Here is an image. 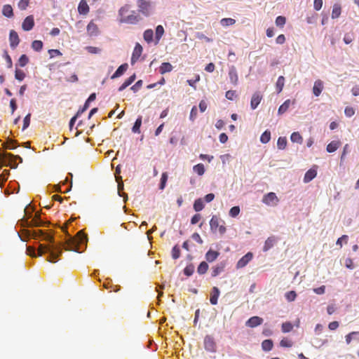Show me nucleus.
Masks as SVG:
<instances>
[{
	"label": "nucleus",
	"mask_w": 359,
	"mask_h": 359,
	"mask_svg": "<svg viewBox=\"0 0 359 359\" xmlns=\"http://www.w3.org/2000/svg\"><path fill=\"white\" fill-rule=\"evenodd\" d=\"M22 234L26 238H40L50 243L49 245L40 244L36 254L37 256H41L44 253L48 252L50 256L46 259L48 262H56L57 257L62 255V248L60 245L55 244L54 237L51 232L48 233L41 229L34 231L24 229Z\"/></svg>",
	"instance_id": "obj_1"
},
{
	"label": "nucleus",
	"mask_w": 359,
	"mask_h": 359,
	"mask_svg": "<svg viewBox=\"0 0 359 359\" xmlns=\"http://www.w3.org/2000/svg\"><path fill=\"white\" fill-rule=\"evenodd\" d=\"M130 6L128 4H126L119 9L118 15L121 23L136 24L140 20V16L135 11H132L131 14L127 15L130 11Z\"/></svg>",
	"instance_id": "obj_2"
},
{
	"label": "nucleus",
	"mask_w": 359,
	"mask_h": 359,
	"mask_svg": "<svg viewBox=\"0 0 359 359\" xmlns=\"http://www.w3.org/2000/svg\"><path fill=\"white\" fill-rule=\"evenodd\" d=\"M0 159L4 161H8V164L6 165L13 168H15L17 167V164L14 162V160L18 159L20 160V162L22 161V159L20 156H14L12 154L6 152H0Z\"/></svg>",
	"instance_id": "obj_3"
},
{
	"label": "nucleus",
	"mask_w": 359,
	"mask_h": 359,
	"mask_svg": "<svg viewBox=\"0 0 359 359\" xmlns=\"http://www.w3.org/2000/svg\"><path fill=\"white\" fill-rule=\"evenodd\" d=\"M219 218L217 215H213L210 221V229L212 231L215 232L218 229L220 234L223 235L226 229L224 224H219Z\"/></svg>",
	"instance_id": "obj_4"
},
{
	"label": "nucleus",
	"mask_w": 359,
	"mask_h": 359,
	"mask_svg": "<svg viewBox=\"0 0 359 359\" xmlns=\"http://www.w3.org/2000/svg\"><path fill=\"white\" fill-rule=\"evenodd\" d=\"M77 239H78V243H81V244H83L85 242L87 241L88 240V238H87V235H86L85 233H83L82 231H80L77 233ZM76 241H75L74 238H72L71 240H69L68 241V243H67V245H68L67 247H65V249L66 250H72L73 249V247L71 246L72 244L74 245V243H76Z\"/></svg>",
	"instance_id": "obj_5"
},
{
	"label": "nucleus",
	"mask_w": 359,
	"mask_h": 359,
	"mask_svg": "<svg viewBox=\"0 0 359 359\" xmlns=\"http://www.w3.org/2000/svg\"><path fill=\"white\" fill-rule=\"evenodd\" d=\"M262 202L267 205H276L279 202V199L273 192H269L264 195L262 198Z\"/></svg>",
	"instance_id": "obj_6"
},
{
	"label": "nucleus",
	"mask_w": 359,
	"mask_h": 359,
	"mask_svg": "<svg viewBox=\"0 0 359 359\" xmlns=\"http://www.w3.org/2000/svg\"><path fill=\"white\" fill-rule=\"evenodd\" d=\"M137 5L138 7L139 12H140L146 16L149 15V9L151 6V4L149 1L146 0H137Z\"/></svg>",
	"instance_id": "obj_7"
},
{
	"label": "nucleus",
	"mask_w": 359,
	"mask_h": 359,
	"mask_svg": "<svg viewBox=\"0 0 359 359\" xmlns=\"http://www.w3.org/2000/svg\"><path fill=\"white\" fill-rule=\"evenodd\" d=\"M253 258V254L250 252L243 256L237 262L236 268L242 269L245 267Z\"/></svg>",
	"instance_id": "obj_8"
},
{
	"label": "nucleus",
	"mask_w": 359,
	"mask_h": 359,
	"mask_svg": "<svg viewBox=\"0 0 359 359\" xmlns=\"http://www.w3.org/2000/svg\"><path fill=\"white\" fill-rule=\"evenodd\" d=\"M204 347L206 351L215 352L216 350V344L212 337L207 335L204 339Z\"/></svg>",
	"instance_id": "obj_9"
},
{
	"label": "nucleus",
	"mask_w": 359,
	"mask_h": 359,
	"mask_svg": "<svg viewBox=\"0 0 359 359\" xmlns=\"http://www.w3.org/2000/svg\"><path fill=\"white\" fill-rule=\"evenodd\" d=\"M142 50H143L142 46L140 43H137L134 48V50H133V52L132 54V57H131V64L132 65L135 63L139 60L140 57L141 56V55L142 53Z\"/></svg>",
	"instance_id": "obj_10"
},
{
	"label": "nucleus",
	"mask_w": 359,
	"mask_h": 359,
	"mask_svg": "<svg viewBox=\"0 0 359 359\" xmlns=\"http://www.w3.org/2000/svg\"><path fill=\"white\" fill-rule=\"evenodd\" d=\"M9 41H10V46L13 49L15 48L18 46V44L20 43V39H19L18 33L15 31L11 30L10 32Z\"/></svg>",
	"instance_id": "obj_11"
},
{
	"label": "nucleus",
	"mask_w": 359,
	"mask_h": 359,
	"mask_svg": "<svg viewBox=\"0 0 359 359\" xmlns=\"http://www.w3.org/2000/svg\"><path fill=\"white\" fill-rule=\"evenodd\" d=\"M34 26V20L32 15L27 16L22 24V28L25 31L31 30Z\"/></svg>",
	"instance_id": "obj_12"
},
{
	"label": "nucleus",
	"mask_w": 359,
	"mask_h": 359,
	"mask_svg": "<svg viewBox=\"0 0 359 359\" xmlns=\"http://www.w3.org/2000/svg\"><path fill=\"white\" fill-rule=\"evenodd\" d=\"M262 100V95L259 92L255 93L251 98L250 107L252 109H255Z\"/></svg>",
	"instance_id": "obj_13"
},
{
	"label": "nucleus",
	"mask_w": 359,
	"mask_h": 359,
	"mask_svg": "<svg viewBox=\"0 0 359 359\" xmlns=\"http://www.w3.org/2000/svg\"><path fill=\"white\" fill-rule=\"evenodd\" d=\"M263 323V319L259 316H253L249 318L245 325L249 327H255Z\"/></svg>",
	"instance_id": "obj_14"
},
{
	"label": "nucleus",
	"mask_w": 359,
	"mask_h": 359,
	"mask_svg": "<svg viewBox=\"0 0 359 359\" xmlns=\"http://www.w3.org/2000/svg\"><path fill=\"white\" fill-rule=\"evenodd\" d=\"M229 77L230 79V82L232 84H233L234 86H236L238 84V76L236 68L234 66H231L229 68Z\"/></svg>",
	"instance_id": "obj_15"
},
{
	"label": "nucleus",
	"mask_w": 359,
	"mask_h": 359,
	"mask_svg": "<svg viewBox=\"0 0 359 359\" xmlns=\"http://www.w3.org/2000/svg\"><path fill=\"white\" fill-rule=\"evenodd\" d=\"M87 32L90 36L98 35L99 28L93 21H90L87 25Z\"/></svg>",
	"instance_id": "obj_16"
},
{
	"label": "nucleus",
	"mask_w": 359,
	"mask_h": 359,
	"mask_svg": "<svg viewBox=\"0 0 359 359\" xmlns=\"http://www.w3.org/2000/svg\"><path fill=\"white\" fill-rule=\"evenodd\" d=\"M20 225L24 227V229L21 231V234H20L19 233H18V236L20 238V239L23 241H26V238L23 236L22 234V231L24 229H26L25 228L26 227H32V222L31 221H29L28 220V218H25L23 217L21 220H20Z\"/></svg>",
	"instance_id": "obj_17"
},
{
	"label": "nucleus",
	"mask_w": 359,
	"mask_h": 359,
	"mask_svg": "<svg viewBox=\"0 0 359 359\" xmlns=\"http://www.w3.org/2000/svg\"><path fill=\"white\" fill-rule=\"evenodd\" d=\"M89 6L86 0H81L78 6V11L81 15H86L89 12Z\"/></svg>",
	"instance_id": "obj_18"
},
{
	"label": "nucleus",
	"mask_w": 359,
	"mask_h": 359,
	"mask_svg": "<svg viewBox=\"0 0 359 359\" xmlns=\"http://www.w3.org/2000/svg\"><path fill=\"white\" fill-rule=\"evenodd\" d=\"M225 268V263L220 262L212 268V276L216 277L220 273H222Z\"/></svg>",
	"instance_id": "obj_19"
},
{
	"label": "nucleus",
	"mask_w": 359,
	"mask_h": 359,
	"mask_svg": "<svg viewBox=\"0 0 359 359\" xmlns=\"http://www.w3.org/2000/svg\"><path fill=\"white\" fill-rule=\"evenodd\" d=\"M341 146V142L339 140H334L330 142L326 147V150L329 153L334 152Z\"/></svg>",
	"instance_id": "obj_20"
},
{
	"label": "nucleus",
	"mask_w": 359,
	"mask_h": 359,
	"mask_svg": "<svg viewBox=\"0 0 359 359\" xmlns=\"http://www.w3.org/2000/svg\"><path fill=\"white\" fill-rule=\"evenodd\" d=\"M316 175H317V171L316 169H313V168L309 169L305 173V175L304 177V182L305 183H308V182H311L313 179H314L316 177Z\"/></svg>",
	"instance_id": "obj_21"
},
{
	"label": "nucleus",
	"mask_w": 359,
	"mask_h": 359,
	"mask_svg": "<svg viewBox=\"0 0 359 359\" xmlns=\"http://www.w3.org/2000/svg\"><path fill=\"white\" fill-rule=\"evenodd\" d=\"M219 253L217 251L209 250L205 254V259L208 262H212L217 259Z\"/></svg>",
	"instance_id": "obj_22"
},
{
	"label": "nucleus",
	"mask_w": 359,
	"mask_h": 359,
	"mask_svg": "<svg viewBox=\"0 0 359 359\" xmlns=\"http://www.w3.org/2000/svg\"><path fill=\"white\" fill-rule=\"evenodd\" d=\"M219 296V290L217 287H213L210 298V302L211 304L216 305L217 304V299Z\"/></svg>",
	"instance_id": "obj_23"
},
{
	"label": "nucleus",
	"mask_w": 359,
	"mask_h": 359,
	"mask_svg": "<svg viewBox=\"0 0 359 359\" xmlns=\"http://www.w3.org/2000/svg\"><path fill=\"white\" fill-rule=\"evenodd\" d=\"M295 100H293L292 104H294ZM292 102L290 100H286L278 108V114L279 115L284 114L289 109Z\"/></svg>",
	"instance_id": "obj_24"
},
{
	"label": "nucleus",
	"mask_w": 359,
	"mask_h": 359,
	"mask_svg": "<svg viewBox=\"0 0 359 359\" xmlns=\"http://www.w3.org/2000/svg\"><path fill=\"white\" fill-rule=\"evenodd\" d=\"M128 65L127 63L123 64L118 67L114 74L111 76V79L118 78L121 76L128 69Z\"/></svg>",
	"instance_id": "obj_25"
},
{
	"label": "nucleus",
	"mask_w": 359,
	"mask_h": 359,
	"mask_svg": "<svg viewBox=\"0 0 359 359\" xmlns=\"http://www.w3.org/2000/svg\"><path fill=\"white\" fill-rule=\"evenodd\" d=\"M276 242V238L275 236L269 237L265 241L264 245L263 247V251L266 252L270 250L274 245Z\"/></svg>",
	"instance_id": "obj_26"
},
{
	"label": "nucleus",
	"mask_w": 359,
	"mask_h": 359,
	"mask_svg": "<svg viewBox=\"0 0 359 359\" xmlns=\"http://www.w3.org/2000/svg\"><path fill=\"white\" fill-rule=\"evenodd\" d=\"M323 89V84L320 80L315 81L313 88V93L316 96H319Z\"/></svg>",
	"instance_id": "obj_27"
},
{
	"label": "nucleus",
	"mask_w": 359,
	"mask_h": 359,
	"mask_svg": "<svg viewBox=\"0 0 359 359\" xmlns=\"http://www.w3.org/2000/svg\"><path fill=\"white\" fill-rule=\"evenodd\" d=\"M136 79L135 74H133L132 76H130L129 78H128L123 83L122 85L118 88L119 91H122L124 89H126L128 86H129L130 84H132L134 81Z\"/></svg>",
	"instance_id": "obj_28"
},
{
	"label": "nucleus",
	"mask_w": 359,
	"mask_h": 359,
	"mask_svg": "<svg viewBox=\"0 0 359 359\" xmlns=\"http://www.w3.org/2000/svg\"><path fill=\"white\" fill-rule=\"evenodd\" d=\"M172 69L173 67L170 63L163 62L159 67V72L161 74H164L167 72H170Z\"/></svg>",
	"instance_id": "obj_29"
},
{
	"label": "nucleus",
	"mask_w": 359,
	"mask_h": 359,
	"mask_svg": "<svg viewBox=\"0 0 359 359\" xmlns=\"http://www.w3.org/2000/svg\"><path fill=\"white\" fill-rule=\"evenodd\" d=\"M2 13L7 18H11L13 16V8L11 5L6 4L3 6Z\"/></svg>",
	"instance_id": "obj_30"
},
{
	"label": "nucleus",
	"mask_w": 359,
	"mask_h": 359,
	"mask_svg": "<svg viewBox=\"0 0 359 359\" xmlns=\"http://www.w3.org/2000/svg\"><path fill=\"white\" fill-rule=\"evenodd\" d=\"M103 287L107 290H110V292L113 290L114 292H117L120 290L119 286L114 285L109 280L104 282Z\"/></svg>",
	"instance_id": "obj_31"
},
{
	"label": "nucleus",
	"mask_w": 359,
	"mask_h": 359,
	"mask_svg": "<svg viewBox=\"0 0 359 359\" xmlns=\"http://www.w3.org/2000/svg\"><path fill=\"white\" fill-rule=\"evenodd\" d=\"M285 78L283 76H280L276 81V88L278 93H280L284 87Z\"/></svg>",
	"instance_id": "obj_32"
},
{
	"label": "nucleus",
	"mask_w": 359,
	"mask_h": 359,
	"mask_svg": "<svg viewBox=\"0 0 359 359\" xmlns=\"http://www.w3.org/2000/svg\"><path fill=\"white\" fill-rule=\"evenodd\" d=\"M273 341L271 339H265L262 343V349L265 351H269L273 348Z\"/></svg>",
	"instance_id": "obj_33"
},
{
	"label": "nucleus",
	"mask_w": 359,
	"mask_h": 359,
	"mask_svg": "<svg viewBox=\"0 0 359 359\" xmlns=\"http://www.w3.org/2000/svg\"><path fill=\"white\" fill-rule=\"evenodd\" d=\"M142 125V116H140L135 121L132 131L134 133H140V127Z\"/></svg>",
	"instance_id": "obj_34"
},
{
	"label": "nucleus",
	"mask_w": 359,
	"mask_h": 359,
	"mask_svg": "<svg viewBox=\"0 0 359 359\" xmlns=\"http://www.w3.org/2000/svg\"><path fill=\"white\" fill-rule=\"evenodd\" d=\"M154 32L152 29H149L144 31L143 37L147 43H151L153 41Z\"/></svg>",
	"instance_id": "obj_35"
},
{
	"label": "nucleus",
	"mask_w": 359,
	"mask_h": 359,
	"mask_svg": "<svg viewBox=\"0 0 359 359\" xmlns=\"http://www.w3.org/2000/svg\"><path fill=\"white\" fill-rule=\"evenodd\" d=\"M290 140L292 142H297L299 144H302L303 142V138L298 132L292 133L290 136Z\"/></svg>",
	"instance_id": "obj_36"
},
{
	"label": "nucleus",
	"mask_w": 359,
	"mask_h": 359,
	"mask_svg": "<svg viewBox=\"0 0 359 359\" xmlns=\"http://www.w3.org/2000/svg\"><path fill=\"white\" fill-rule=\"evenodd\" d=\"M204 208V204L202 198H198L194 201V209L196 212H199Z\"/></svg>",
	"instance_id": "obj_37"
},
{
	"label": "nucleus",
	"mask_w": 359,
	"mask_h": 359,
	"mask_svg": "<svg viewBox=\"0 0 359 359\" xmlns=\"http://www.w3.org/2000/svg\"><path fill=\"white\" fill-rule=\"evenodd\" d=\"M341 8L339 5H337V4L334 5L332 11V18L333 19L339 18L341 14Z\"/></svg>",
	"instance_id": "obj_38"
},
{
	"label": "nucleus",
	"mask_w": 359,
	"mask_h": 359,
	"mask_svg": "<svg viewBox=\"0 0 359 359\" xmlns=\"http://www.w3.org/2000/svg\"><path fill=\"white\" fill-rule=\"evenodd\" d=\"M271 140V133L269 130L264 131L260 137V141L263 144L268 143Z\"/></svg>",
	"instance_id": "obj_39"
},
{
	"label": "nucleus",
	"mask_w": 359,
	"mask_h": 359,
	"mask_svg": "<svg viewBox=\"0 0 359 359\" xmlns=\"http://www.w3.org/2000/svg\"><path fill=\"white\" fill-rule=\"evenodd\" d=\"M208 269V264L205 262H202L197 269V272L199 274H204L207 272Z\"/></svg>",
	"instance_id": "obj_40"
},
{
	"label": "nucleus",
	"mask_w": 359,
	"mask_h": 359,
	"mask_svg": "<svg viewBox=\"0 0 359 359\" xmlns=\"http://www.w3.org/2000/svg\"><path fill=\"white\" fill-rule=\"evenodd\" d=\"M25 76L26 74L22 70L16 68L15 71V79L16 80L22 81L25 79Z\"/></svg>",
	"instance_id": "obj_41"
},
{
	"label": "nucleus",
	"mask_w": 359,
	"mask_h": 359,
	"mask_svg": "<svg viewBox=\"0 0 359 359\" xmlns=\"http://www.w3.org/2000/svg\"><path fill=\"white\" fill-rule=\"evenodd\" d=\"M193 170L196 173H197L200 176L203 175L205 172V167L202 163H198L194 165Z\"/></svg>",
	"instance_id": "obj_42"
},
{
	"label": "nucleus",
	"mask_w": 359,
	"mask_h": 359,
	"mask_svg": "<svg viewBox=\"0 0 359 359\" xmlns=\"http://www.w3.org/2000/svg\"><path fill=\"white\" fill-rule=\"evenodd\" d=\"M277 146L279 149H284L287 146V139L285 137H280L278 139Z\"/></svg>",
	"instance_id": "obj_43"
},
{
	"label": "nucleus",
	"mask_w": 359,
	"mask_h": 359,
	"mask_svg": "<svg viewBox=\"0 0 359 359\" xmlns=\"http://www.w3.org/2000/svg\"><path fill=\"white\" fill-rule=\"evenodd\" d=\"M28 62H29L28 57L26 55L23 54L20 57L18 64L20 67H23L26 66Z\"/></svg>",
	"instance_id": "obj_44"
},
{
	"label": "nucleus",
	"mask_w": 359,
	"mask_h": 359,
	"mask_svg": "<svg viewBox=\"0 0 359 359\" xmlns=\"http://www.w3.org/2000/svg\"><path fill=\"white\" fill-rule=\"evenodd\" d=\"M293 328V325L290 322H285L282 324L281 329L282 332L287 333L290 332Z\"/></svg>",
	"instance_id": "obj_45"
},
{
	"label": "nucleus",
	"mask_w": 359,
	"mask_h": 359,
	"mask_svg": "<svg viewBox=\"0 0 359 359\" xmlns=\"http://www.w3.org/2000/svg\"><path fill=\"white\" fill-rule=\"evenodd\" d=\"M220 23L223 27H227L234 25L236 20L233 18H223L221 20Z\"/></svg>",
	"instance_id": "obj_46"
},
{
	"label": "nucleus",
	"mask_w": 359,
	"mask_h": 359,
	"mask_svg": "<svg viewBox=\"0 0 359 359\" xmlns=\"http://www.w3.org/2000/svg\"><path fill=\"white\" fill-rule=\"evenodd\" d=\"M164 34V28L162 25H158L156 28V39L157 42L160 40Z\"/></svg>",
	"instance_id": "obj_47"
},
{
	"label": "nucleus",
	"mask_w": 359,
	"mask_h": 359,
	"mask_svg": "<svg viewBox=\"0 0 359 359\" xmlns=\"http://www.w3.org/2000/svg\"><path fill=\"white\" fill-rule=\"evenodd\" d=\"M32 48L36 51H40L43 48V42L39 40H35L32 43Z\"/></svg>",
	"instance_id": "obj_48"
},
{
	"label": "nucleus",
	"mask_w": 359,
	"mask_h": 359,
	"mask_svg": "<svg viewBox=\"0 0 359 359\" xmlns=\"http://www.w3.org/2000/svg\"><path fill=\"white\" fill-rule=\"evenodd\" d=\"M167 180H168L167 172H163L162 175H161V183L159 185V189L161 190H163L165 187Z\"/></svg>",
	"instance_id": "obj_49"
},
{
	"label": "nucleus",
	"mask_w": 359,
	"mask_h": 359,
	"mask_svg": "<svg viewBox=\"0 0 359 359\" xmlns=\"http://www.w3.org/2000/svg\"><path fill=\"white\" fill-rule=\"evenodd\" d=\"M285 296L286 299L288 302H293L295 300V299L297 297V293L294 291L292 290V291L286 292Z\"/></svg>",
	"instance_id": "obj_50"
},
{
	"label": "nucleus",
	"mask_w": 359,
	"mask_h": 359,
	"mask_svg": "<svg viewBox=\"0 0 359 359\" xmlns=\"http://www.w3.org/2000/svg\"><path fill=\"white\" fill-rule=\"evenodd\" d=\"M32 225L33 226H43L46 225V222L42 221L41 218H33L32 220Z\"/></svg>",
	"instance_id": "obj_51"
},
{
	"label": "nucleus",
	"mask_w": 359,
	"mask_h": 359,
	"mask_svg": "<svg viewBox=\"0 0 359 359\" xmlns=\"http://www.w3.org/2000/svg\"><path fill=\"white\" fill-rule=\"evenodd\" d=\"M15 141H13L12 140H9L6 142L4 143L3 147L6 149L13 150L15 148Z\"/></svg>",
	"instance_id": "obj_52"
},
{
	"label": "nucleus",
	"mask_w": 359,
	"mask_h": 359,
	"mask_svg": "<svg viewBox=\"0 0 359 359\" xmlns=\"http://www.w3.org/2000/svg\"><path fill=\"white\" fill-rule=\"evenodd\" d=\"M172 257L177 259L180 257V249L177 245H175L172 250Z\"/></svg>",
	"instance_id": "obj_53"
},
{
	"label": "nucleus",
	"mask_w": 359,
	"mask_h": 359,
	"mask_svg": "<svg viewBox=\"0 0 359 359\" xmlns=\"http://www.w3.org/2000/svg\"><path fill=\"white\" fill-rule=\"evenodd\" d=\"M275 22L276 26L283 27L286 22V18L281 15L278 16Z\"/></svg>",
	"instance_id": "obj_54"
},
{
	"label": "nucleus",
	"mask_w": 359,
	"mask_h": 359,
	"mask_svg": "<svg viewBox=\"0 0 359 359\" xmlns=\"http://www.w3.org/2000/svg\"><path fill=\"white\" fill-rule=\"evenodd\" d=\"M225 97L229 100H233L237 97L236 91L232 90H228L226 92Z\"/></svg>",
	"instance_id": "obj_55"
},
{
	"label": "nucleus",
	"mask_w": 359,
	"mask_h": 359,
	"mask_svg": "<svg viewBox=\"0 0 359 359\" xmlns=\"http://www.w3.org/2000/svg\"><path fill=\"white\" fill-rule=\"evenodd\" d=\"M280 346L282 347H286V348H290L292 346V342L291 340L287 339V338H283L280 342Z\"/></svg>",
	"instance_id": "obj_56"
},
{
	"label": "nucleus",
	"mask_w": 359,
	"mask_h": 359,
	"mask_svg": "<svg viewBox=\"0 0 359 359\" xmlns=\"http://www.w3.org/2000/svg\"><path fill=\"white\" fill-rule=\"evenodd\" d=\"M194 271V266L192 264L187 266L184 269V273L186 276H190Z\"/></svg>",
	"instance_id": "obj_57"
},
{
	"label": "nucleus",
	"mask_w": 359,
	"mask_h": 359,
	"mask_svg": "<svg viewBox=\"0 0 359 359\" xmlns=\"http://www.w3.org/2000/svg\"><path fill=\"white\" fill-rule=\"evenodd\" d=\"M240 212V208L238 206H234L229 210V215L232 217H236Z\"/></svg>",
	"instance_id": "obj_58"
},
{
	"label": "nucleus",
	"mask_w": 359,
	"mask_h": 359,
	"mask_svg": "<svg viewBox=\"0 0 359 359\" xmlns=\"http://www.w3.org/2000/svg\"><path fill=\"white\" fill-rule=\"evenodd\" d=\"M29 3V0H20L18 3V8L23 11L27 8Z\"/></svg>",
	"instance_id": "obj_59"
},
{
	"label": "nucleus",
	"mask_w": 359,
	"mask_h": 359,
	"mask_svg": "<svg viewBox=\"0 0 359 359\" xmlns=\"http://www.w3.org/2000/svg\"><path fill=\"white\" fill-rule=\"evenodd\" d=\"M344 114L348 117H351L355 114V109L351 107H346L344 110Z\"/></svg>",
	"instance_id": "obj_60"
},
{
	"label": "nucleus",
	"mask_w": 359,
	"mask_h": 359,
	"mask_svg": "<svg viewBox=\"0 0 359 359\" xmlns=\"http://www.w3.org/2000/svg\"><path fill=\"white\" fill-rule=\"evenodd\" d=\"M30 117H31V114H28L25 118H24V120H23V127H22V130H25L27 128L29 127V124H30Z\"/></svg>",
	"instance_id": "obj_61"
},
{
	"label": "nucleus",
	"mask_w": 359,
	"mask_h": 359,
	"mask_svg": "<svg viewBox=\"0 0 359 359\" xmlns=\"http://www.w3.org/2000/svg\"><path fill=\"white\" fill-rule=\"evenodd\" d=\"M27 254L32 257H37L36 253L35 252V248L32 246H27Z\"/></svg>",
	"instance_id": "obj_62"
},
{
	"label": "nucleus",
	"mask_w": 359,
	"mask_h": 359,
	"mask_svg": "<svg viewBox=\"0 0 359 359\" xmlns=\"http://www.w3.org/2000/svg\"><path fill=\"white\" fill-rule=\"evenodd\" d=\"M353 37L352 34H346L344 37V41L346 44H349L353 41Z\"/></svg>",
	"instance_id": "obj_63"
},
{
	"label": "nucleus",
	"mask_w": 359,
	"mask_h": 359,
	"mask_svg": "<svg viewBox=\"0 0 359 359\" xmlns=\"http://www.w3.org/2000/svg\"><path fill=\"white\" fill-rule=\"evenodd\" d=\"M142 80H139L137 81L135 85H133L130 89L132 90H133L134 92H137V90H139V89L142 87Z\"/></svg>",
	"instance_id": "obj_64"
}]
</instances>
